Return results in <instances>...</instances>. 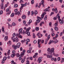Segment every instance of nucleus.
<instances>
[{"label": "nucleus", "instance_id": "nucleus-61", "mask_svg": "<svg viewBox=\"0 0 64 64\" xmlns=\"http://www.w3.org/2000/svg\"><path fill=\"white\" fill-rule=\"evenodd\" d=\"M26 41H27V42H30V39L29 38L27 39L26 40Z\"/></svg>", "mask_w": 64, "mask_h": 64}, {"label": "nucleus", "instance_id": "nucleus-16", "mask_svg": "<svg viewBox=\"0 0 64 64\" xmlns=\"http://www.w3.org/2000/svg\"><path fill=\"white\" fill-rule=\"evenodd\" d=\"M54 29L56 31H58V28L57 26H55L54 27Z\"/></svg>", "mask_w": 64, "mask_h": 64}, {"label": "nucleus", "instance_id": "nucleus-34", "mask_svg": "<svg viewBox=\"0 0 64 64\" xmlns=\"http://www.w3.org/2000/svg\"><path fill=\"white\" fill-rule=\"evenodd\" d=\"M36 31H38V30H39V27H36Z\"/></svg>", "mask_w": 64, "mask_h": 64}, {"label": "nucleus", "instance_id": "nucleus-57", "mask_svg": "<svg viewBox=\"0 0 64 64\" xmlns=\"http://www.w3.org/2000/svg\"><path fill=\"white\" fill-rule=\"evenodd\" d=\"M11 13V10H9L8 12V14H10Z\"/></svg>", "mask_w": 64, "mask_h": 64}, {"label": "nucleus", "instance_id": "nucleus-7", "mask_svg": "<svg viewBox=\"0 0 64 64\" xmlns=\"http://www.w3.org/2000/svg\"><path fill=\"white\" fill-rule=\"evenodd\" d=\"M22 28H20L18 30L19 33L22 34Z\"/></svg>", "mask_w": 64, "mask_h": 64}, {"label": "nucleus", "instance_id": "nucleus-31", "mask_svg": "<svg viewBox=\"0 0 64 64\" xmlns=\"http://www.w3.org/2000/svg\"><path fill=\"white\" fill-rule=\"evenodd\" d=\"M27 52L28 53H30V54H31V53H32L31 51H30L29 50H27Z\"/></svg>", "mask_w": 64, "mask_h": 64}, {"label": "nucleus", "instance_id": "nucleus-51", "mask_svg": "<svg viewBox=\"0 0 64 64\" xmlns=\"http://www.w3.org/2000/svg\"><path fill=\"white\" fill-rule=\"evenodd\" d=\"M13 36L14 37H15L16 36V34L15 33H14L12 34Z\"/></svg>", "mask_w": 64, "mask_h": 64}, {"label": "nucleus", "instance_id": "nucleus-32", "mask_svg": "<svg viewBox=\"0 0 64 64\" xmlns=\"http://www.w3.org/2000/svg\"><path fill=\"white\" fill-rule=\"evenodd\" d=\"M54 12H55V13H57V12H58V11H57V8H55Z\"/></svg>", "mask_w": 64, "mask_h": 64}, {"label": "nucleus", "instance_id": "nucleus-27", "mask_svg": "<svg viewBox=\"0 0 64 64\" xmlns=\"http://www.w3.org/2000/svg\"><path fill=\"white\" fill-rule=\"evenodd\" d=\"M47 15H46V16L44 18V20H46L47 19Z\"/></svg>", "mask_w": 64, "mask_h": 64}, {"label": "nucleus", "instance_id": "nucleus-21", "mask_svg": "<svg viewBox=\"0 0 64 64\" xmlns=\"http://www.w3.org/2000/svg\"><path fill=\"white\" fill-rule=\"evenodd\" d=\"M2 31L4 33H5V32L4 31V27L2 26Z\"/></svg>", "mask_w": 64, "mask_h": 64}, {"label": "nucleus", "instance_id": "nucleus-39", "mask_svg": "<svg viewBox=\"0 0 64 64\" xmlns=\"http://www.w3.org/2000/svg\"><path fill=\"white\" fill-rule=\"evenodd\" d=\"M11 56L12 58H13L15 56V54H12Z\"/></svg>", "mask_w": 64, "mask_h": 64}, {"label": "nucleus", "instance_id": "nucleus-11", "mask_svg": "<svg viewBox=\"0 0 64 64\" xmlns=\"http://www.w3.org/2000/svg\"><path fill=\"white\" fill-rule=\"evenodd\" d=\"M0 7L1 9H3V8H4V7H3V3H2L0 5Z\"/></svg>", "mask_w": 64, "mask_h": 64}, {"label": "nucleus", "instance_id": "nucleus-24", "mask_svg": "<svg viewBox=\"0 0 64 64\" xmlns=\"http://www.w3.org/2000/svg\"><path fill=\"white\" fill-rule=\"evenodd\" d=\"M14 16V13H12L10 15V17H13V16Z\"/></svg>", "mask_w": 64, "mask_h": 64}, {"label": "nucleus", "instance_id": "nucleus-30", "mask_svg": "<svg viewBox=\"0 0 64 64\" xmlns=\"http://www.w3.org/2000/svg\"><path fill=\"white\" fill-rule=\"evenodd\" d=\"M51 35L52 37H53L55 35V34L53 32H52L51 33Z\"/></svg>", "mask_w": 64, "mask_h": 64}, {"label": "nucleus", "instance_id": "nucleus-64", "mask_svg": "<svg viewBox=\"0 0 64 64\" xmlns=\"http://www.w3.org/2000/svg\"><path fill=\"white\" fill-rule=\"evenodd\" d=\"M51 40H50L49 42L48 43L49 44H51L52 43Z\"/></svg>", "mask_w": 64, "mask_h": 64}, {"label": "nucleus", "instance_id": "nucleus-41", "mask_svg": "<svg viewBox=\"0 0 64 64\" xmlns=\"http://www.w3.org/2000/svg\"><path fill=\"white\" fill-rule=\"evenodd\" d=\"M25 61V60L24 59H23L21 60V62L22 63H24V62Z\"/></svg>", "mask_w": 64, "mask_h": 64}, {"label": "nucleus", "instance_id": "nucleus-29", "mask_svg": "<svg viewBox=\"0 0 64 64\" xmlns=\"http://www.w3.org/2000/svg\"><path fill=\"white\" fill-rule=\"evenodd\" d=\"M18 4H15L14 5V7L16 8H17V7H18Z\"/></svg>", "mask_w": 64, "mask_h": 64}, {"label": "nucleus", "instance_id": "nucleus-1", "mask_svg": "<svg viewBox=\"0 0 64 64\" xmlns=\"http://www.w3.org/2000/svg\"><path fill=\"white\" fill-rule=\"evenodd\" d=\"M56 17L58 18V20L59 21V22L60 24H63V23H64V21H63V20H62L61 19H60V16H59V14H58L57 15Z\"/></svg>", "mask_w": 64, "mask_h": 64}, {"label": "nucleus", "instance_id": "nucleus-8", "mask_svg": "<svg viewBox=\"0 0 64 64\" xmlns=\"http://www.w3.org/2000/svg\"><path fill=\"white\" fill-rule=\"evenodd\" d=\"M25 54L23 52H21L20 55V57H23V56H24V55Z\"/></svg>", "mask_w": 64, "mask_h": 64}, {"label": "nucleus", "instance_id": "nucleus-5", "mask_svg": "<svg viewBox=\"0 0 64 64\" xmlns=\"http://www.w3.org/2000/svg\"><path fill=\"white\" fill-rule=\"evenodd\" d=\"M21 45V44L19 42L18 43L16 46V48H19V47H20V45Z\"/></svg>", "mask_w": 64, "mask_h": 64}, {"label": "nucleus", "instance_id": "nucleus-14", "mask_svg": "<svg viewBox=\"0 0 64 64\" xmlns=\"http://www.w3.org/2000/svg\"><path fill=\"white\" fill-rule=\"evenodd\" d=\"M8 36H5L4 37V40L5 41H7V40H8Z\"/></svg>", "mask_w": 64, "mask_h": 64}, {"label": "nucleus", "instance_id": "nucleus-13", "mask_svg": "<svg viewBox=\"0 0 64 64\" xmlns=\"http://www.w3.org/2000/svg\"><path fill=\"white\" fill-rule=\"evenodd\" d=\"M18 38H21V39L22 38V36L20 35V33H19L18 34Z\"/></svg>", "mask_w": 64, "mask_h": 64}, {"label": "nucleus", "instance_id": "nucleus-43", "mask_svg": "<svg viewBox=\"0 0 64 64\" xmlns=\"http://www.w3.org/2000/svg\"><path fill=\"white\" fill-rule=\"evenodd\" d=\"M3 14V10H1L0 12V15H1Z\"/></svg>", "mask_w": 64, "mask_h": 64}, {"label": "nucleus", "instance_id": "nucleus-17", "mask_svg": "<svg viewBox=\"0 0 64 64\" xmlns=\"http://www.w3.org/2000/svg\"><path fill=\"white\" fill-rule=\"evenodd\" d=\"M11 39H12V40H13V42H15V38L14 36Z\"/></svg>", "mask_w": 64, "mask_h": 64}, {"label": "nucleus", "instance_id": "nucleus-48", "mask_svg": "<svg viewBox=\"0 0 64 64\" xmlns=\"http://www.w3.org/2000/svg\"><path fill=\"white\" fill-rule=\"evenodd\" d=\"M41 43H44V40H41Z\"/></svg>", "mask_w": 64, "mask_h": 64}, {"label": "nucleus", "instance_id": "nucleus-25", "mask_svg": "<svg viewBox=\"0 0 64 64\" xmlns=\"http://www.w3.org/2000/svg\"><path fill=\"white\" fill-rule=\"evenodd\" d=\"M27 35H28V36H30L31 35H30V32H27Z\"/></svg>", "mask_w": 64, "mask_h": 64}, {"label": "nucleus", "instance_id": "nucleus-22", "mask_svg": "<svg viewBox=\"0 0 64 64\" xmlns=\"http://www.w3.org/2000/svg\"><path fill=\"white\" fill-rule=\"evenodd\" d=\"M12 48H17V47H16V46H15V44H14L12 45Z\"/></svg>", "mask_w": 64, "mask_h": 64}, {"label": "nucleus", "instance_id": "nucleus-45", "mask_svg": "<svg viewBox=\"0 0 64 64\" xmlns=\"http://www.w3.org/2000/svg\"><path fill=\"white\" fill-rule=\"evenodd\" d=\"M12 53L14 54H15V55L16 54H15V50H13L12 51Z\"/></svg>", "mask_w": 64, "mask_h": 64}, {"label": "nucleus", "instance_id": "nucleus-47", "mask_svg": "<svg viewBox=\"0 0 64 64\" xmlns=\"http://www.w3.org/2000/svg\"><path fill=\"white\" fill-rule=\"evenodd\" d=\"M34 1L33 0H32L31 1V3L32 4H34Z\"/></svg>", "mask_w": 64, "mask_h": 64}, {"label": "nucleus", "instance_id": "nucleus-18", "mask_svg": "<svg viewBox=\"0 0 64 64\" xmlns=\"http://www.w3.org/2000/svg\"><path fill=\"white\" fill-rule=\"evenodd\" d=\"M58 40L57 39H56L54 40V43L55 44L57 43H58Z\"/></svg>", "mask_w": 64, "mask_h": 64}, {"label": "nucleus", "instance_id": "nucleus-62", "mask_svg": "<svg viewBox=\"0 0 64 64\" xmlns=\"http://www.w3.org/2000/svg\"><path fill=\"white\" fill-rule=\"evenodd\" d=\"M56 37H54L53 38V39L54 40H56Z\"/></svg>", "mask_w": 64, "mask_h": 64}, {"label": "nucleus", "instance_id": "nucleus-37", "mask_svg": "<svg viewBox=\"0 0 64 64\" xmlns=\"http://www.w3.org/2000/svg\"><path fill=\"white\" fill-rule=\"evenodd\" d=\"M47 41H47V39H46V40L44 43L45 45H46V44H47Z\"/></svg>", "mask_w": 64, "mask_h": 64}, {"label": "nucleus", "instance_id": "nucleus-63", "mask_svg": "<svg viewBox=\"0 0 64 64\" xmlns=\"http://www.w3.org/2000/svg\"><path fill=\"white\" fill-rule=\"evenodd\" d=\"M14 60H12L11 61V64H13L14 63Z\"/></svg>", "mask_w": 64, "mask_h": 64}, {"label": "nucleus", "instance_id": "nucleus-44", "mask_svg": "<svg viewBox=\"0 0 64 64\" xmlns=\"http://www.w3.org/2000/svg\"><path fill=\"white\" fill-rule=\"evenodd\" d=\"M54 14V12H52L50 14V16H52L53 14Z\"/></svg>", "mask_w": 64, "mask_h": 64}, {"label": "nucleus", "instance_id": "nucleus-52", "mask_svg": "<svg viewBox=\"0 0 64 64\" xmlns=\"http://www.w3.org/2000/svg\"><path fill=\"white\" fill-rule=\"evenodd\" d=\"M46 56L47 58H50V56L49 54H47Z\"/></svg>", "mask_w": 64, "mask_h": 64}, {"label": "nucleus", "instance_id": "nucleus-50", "mask_svg": "<svg viewBox=\"0 0 64 64\" xmlns=\"http://www.w3.org/2000/svg\"><path fill=\"white\" fill-rule=\"evenodd\" d=\"M19 60H21V59H22V58H21V56H19Z\"/></svg>", "mask_w": 64, "mask_h": 64}, {"label": "nucleus", "instance_id": "nucleus-59", "mask_svg": "<svg viewBox=\"0 0 64 64\" xmlns=\"http://www.w3.org/2000/svg\"><path fill=\"white\" fill-rule=\"evenodd\" d=\"M22 33L23 34H24L25 33V31H24V30H23V32H22Z\"/></svg>", "mask_w": 64, "mask_h": 64}, {"label": "nucleus", "instance_id": "nucleus-10", "mask_svg": "<svg viewBox=\"0 0 64 64\" xmlns=\"http://www.w3.org/2000/svg\"><path fill=\"white\" fill-rule=\"evenodd\" d=\"M22 18L23 19H25L26 18V17L25 15H23L22 16Z\"/></svg>", "mask_w": 64, "mask_h": 64}, {"label": "nucleus", "instance_id": "nucleus-55", "mask_svg": "<svg viewBox=\"0 0 64 64\" xmlns=\"http://www.w3.org/2000/svg\"><path fill=\"white\" fill-rule=\"evenodd\" d=\"M27 4V3L26 2L25 3V4H24V6H26V5Z\"/></svg>", "mask_w": 64, "mask_h": 64}, {"label": "nucleus", "instance_id": "nucleus-36", "mask_svg": "<svg viewBox=\"0 0 64 64\" xmlns=\"http://www.w3.org/2000/svg\"><path fill=\"white\" fill-rule=\"evenodd\" d=\"M36 37V36H35V34L34 33L33 34V38H35Z\"/></svg>", "mask_w": 64, "mask_h": 64}, {"label": "nucleus", "instance_id": "nucleus-4", "mask_svg": "<svg viewBox=\"0 0 64 64\" xmlns=\"http://www.w3.org/2000/svg\"><path fill=\"white\" fill-rule=\"evenodd\" d=\"M42 59V57H40L38 58V61H39L38 63H40V62H41V61H42V60H41Z\"/></svg>", "mask_w": 64, "mask_h": 64}, {"label": "nucleus", "instance_id": "nucleus-28", "mask_svg": "<svg viewBox=\"0 0 64 64\" xmlns=\"http://www.w3.org/2000/svg\"><path fill=\"white\" fill-rule=\"evenodd\" d=\"M6 59H7V57H6V56H4V57L3 60L4 61H5L6 60Z\"/></svg>", "mask_w": 64, "mask_h": 64}, {"label": "nucleus", "instance_id": "nucleus-20", "mask_svg": "<svg viewBox=\"0 0 64 64\" xmlns=\"http://www.w3.org/2000/svg\"><path fill=\"white\" fill-rule=\"evenodd\" d=\"M15 41H16V42H18V38H15Z\"/></svg>", "mask_w": 64, "mask_h": 64}, {"label": "nucleus", "instance_id": "nucleus-35", "mask_svg": "<svg viewBox=\"0 0 64 64\" xmlns=\"http://www.w3.org/2000/svg\"><path fill=\"white\" fill-rule=\"evenodd\" d=\"M41 41V40H38V44H40V42Z\"/></svg>", "mask_w": 64, "mask_h": 64}, {"label": "nucleus", "instance_id": "nucleus-38", "mask_svg": "<svg viewBox=\"0 0 64 64\" xmlns=\"http://www.w3.org/2000/svg\"><path fill=\"white\" fill-rule=\"evenodd\" d=\"M10 50H9L7 52V54L8 55H9L10 54Z\"/></svg>", "mask_w": 64, "mask_h": 64}, {"label": "nucleus", "instance_id": "nucleus-23", "mask_svg": "<svg viewBox=\"0 0 64 64\" xmlns=\"http://www.w3.org/2000/svg\"><path fill=\"white\" fill-rule=\"evenodd\" d=\"M20 12H16L14 13V14H15V15H18L19 14H20Z\"/></svg>", "mask_w": 64, "mask_h": 64}, {"label": "nucleus", "instance_id": "nucleus-6", "mask_svg": "<svg viewBox=\"0 0 64 64\" xmlns=\"http://www.w3.org/2000/svg\"><path fill=\"white\" fill-rule=\"evenodd\" d=\"M30 29H31V28L29 27L26 30V34H27V32H28L29 30H30Z\"/></svg>", "mask_w": 64, "mask_h": 64}, {"label": "nucleus", "instance_id": "nucleus-2", "mask_svg": "<svg viewBox=\"0 0 64 64\" xmlns=\"http://www.w3.org/2000/svg\"><path fill=\"white\" fill-rule=\"evenodd\" d=\"M54 48H52L50 52H48V54H51L52 53H54Z\"/></svg>", "mask_w": 64, "mask_h": 64}, {"label": "nucleus", "instance_id": "nucleus-53", "mask_svg": "<svg viewBox=\"0 0 64 64\" xmlns=\"http://www.w3.org/2000/svg\"><path fill=\"white\" fill-rule=\"evenodd\" d=\"M4 61L5 60H2V64H4V62H5Z\"/></svg>", "mask_w": 64, "mask_h": 64}, {"label": "nucleus", "instance_id": "nucleus-58", "mask_svg": "<svg viewBox=\"0 0 64 64\" xmlns=\"http://www.w3.org/2000/svg\"><path fill=\"white\" fill-rule=\"evenodd\" d=\"M26 22L25 21L23 20V23H24V24H26Z\"/></svg>", "mask_w": 64, "mask_h": 64}, {"label": "nucleus", "instance_id": "nucleus-60", "mask_svg": "<svg viewBox=\"0 0 64 64\" xmlns=\"http://www.w3.org/2000/svg\"><path fill=\"white\" fill-rule=\"evenodd\" d=\"M38 44V48H40V44Z\"/></svg>", "mask_w": 64, "mask_h": 64}, {"label": "nucleus", "instance_id": "nucleus-26", "mask_svg": "<svg viewBox=\"0 0 64 64\" xmlns=\"http://www.w3.org/2000/svg\"><path fill=\"white\" fill-rule=\"evenodd\" d=\"M58 22L56 21V23L55 24V26H58Z\"/></svg>", "mask_w": 64, "mask_h": 64}, {"label": "nucleus", "instance_id": "nucleus-54", "mask_svg": "<svg viewBox=\"0 0 64 64\" xmlns=\"http://www.w3.org/2000/svg\"><path fill=\"white\" fill-rule=\"evenodd\" d=\"M34 14V12L33 11H32V16H33Z\"/></svg>", "mask_w": 64, "mask_h": 64}, {"label": "nucleus", "instance_id": "nucleus-49", "mask_svg": "<svg viewBox=\"0 0 64 64\" xmlns=\"http://www.w3.org/2000/svg\"><path fill=\"white\" fill-rule=\"evenodd\" d=\"M24 1H23L22 0H20V3H23Z\"/></svg>", "mask_w": 64, "mask_h": 64}, {"label": "nucleus", "instance_id": "nucleus-40", "mask_svg": "<svg viewBox=\"0 0 64 64\" xmlns=\"http://www.w3.org/2000/svg\"><path fill=\"white\" fill-rule=\"evenodd\" d=\"M41 2L42 3V5H44V2H45L44 0H42Z\"/></svg>", "mask_w": 64, "mask_h": 64}, {"label": "nucleus", "instance_id": "nucleus-19", "mask_svg": "<svg viewBox=\"0 0 64 64\" xmlns=\"http://www.w3.org/2000/svg\"><path fill=\"white\" fill-rule=\"evenodd\" d=\"M30 59V60H33V58L32 57H30V58L28 57L26 58V59L27 60H28V59Z\"/></svg>", "mask_w": 64, "mask_h": 64}, {"label": "nucleus", "instance_id": "nucleus-42", "mask_svg": "<svg viewBox=\"0 0 64 64\" xmlns=\"http://www.w3.org/2000/svg\"><path fill=\"white\" fill-rule=\"evenodd\" d=\"M16 24L14 22H13L12 24V25L14 26H16Z\"/></svg>", "mask_w": 64, "mask_h": 64}, {"label": "nucleus", "instance_id": "nucleus-15", "mask_svg": "<svg viewBox=\"0 0 64 64\" xmlns=\"http://www.w3.org/2000/svg\"><path fill=\"white\" fill-rule=\"evenodd\" d=\"M7 44H8V45L9 46L10 45H11L12 44V43H11V41L10 40L7 42Z\"/></svg>", "mask_w": 64, "mask_h": 64}, {"label": "nucleus", "instance_id": "nucleus-9", "mask_svg": "<svg viewBox=\"0 0 64 64\" xmlns=\"http://www.w3.org/2000/svg\"><path fill=\"white\" fill-rule=\"evenodd\" d=\"M50 38V34H49L47 38H46V39L48 41L49 40Z\"/></svg>", "mask_w": 64, "mask_h": 64}, {"label": "nucleus", "instance_id": "nucleus-12", "mask_svg": "<svg viewBox=\"0 0 64 64\" xmlns=\"http://www.w3.org/2000/svg\"><path fill=\"white\" fill-rule=\"evenodd\" d=\"M44 24V22H41L40 24V26H42V24Z\"/></svg>", "mask_w": 64, "mask_h": 64}, {"label": "nucleus", "instance_id": "nucleus-3", "mask_svg": "<svg viewBox=\"0 0 64 64\" xmlns=\"http://www.w3.org/2000/svg\"><path fill=\"white\" fill-rule=\"evenodd\" d=\"M37 18L38 20H36V22L37 23H39L40 22V20H42V19L41 17L38 16H37Z\"/></svg>", "mask_w": 64, "mask_h": 64}, {"label": "nucleus", "instance_id": "nucleus-46", "mask_svg": "<svg viewBox=\"0 0 64 64\" xmlns=\"http://www.w3.org/2000/svg\"><path fill=\"white\" fill-rule=\"evenodd\" d=\"M41 16H42V19H43L44 17V14H42V15H41Z\"/></svg>", "mask_w": 64, "mask_h": 64}, {"label": "nucleus", "instance_id": "nucleus-33", "mask_svg": "<svg viewBox=\"0 0 64 64\" xmlns=\"http://www.w3.org/2000/svg\"><path fill=\"white\" fill-rule=\"evenodd\" d=\"M34 13L35 15H36V14H38V12H37V10H36L34 11Z\"/></svg>", "mask_w": 64, "mask_h": 64}, {"label": "nucleus", "instance_id": "nucleus-56", "mask_svg": "<svg viewBox=\"0 0 64 64\" xmlns=\"http://www.w3.org/2000/svg\"><path fill=\"white\" fill-rule=\"evenodd\" d=\"M29 15H30V12L28 11V15L29 16Z\"/></svg>", "mask_w": 64, "mask_h": 64}]
</instances>
